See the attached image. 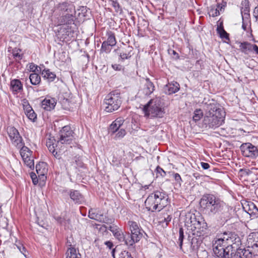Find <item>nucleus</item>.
<instances>
[{
    "mask_svg": "<svg viewBox=\"0 0 258 258\" xmlns=\"http://www.w3.org/2000/svg\"><path fill=\"white\" fill-rule=\"evenodd\" d=\"M203 213L209 217H216L226 222L231 217V209L220 198L213 194H204L200 201Z\"/></svg>",
    "mask_w": 258,
    "mask_h": 258,
    "instance_id": "f257e3e1",
    "label": "nucleus"
},
{
    "mask_svg": "<svg viewBox=\"0 0 258 258\" xmlns=\"http://www.w3.org/2000/svg\"><path fill=\"white\" fill-rule=\"evenodd\" d=\"M241 244L240 238L232 232H224L213 243V251L220 258H231L234 254L233 248Z\"/></svg>",
    "mask_w": 258,
    "mask_h": 258,
    "instance_id": "f03ea898",
    "label": "nucleus"
},
{
    "mask_svg": "<svg viewBox=\"0 0 258 258\" xmlns=\"http://www.w3.org/2000/svg\"><path fill=\"white\" fill-rule=\"evenodd\" d=\"M168 196L165 191L163 190H156L148 196L145 204L149 211H160L168 205Z\"/></svg>",
    "mask_w": 258,
    "mask_h": 258,
    "instance_id": "7ed1b4c3",
    "label": "nucleus"
},
{
    "mask_svg": "<svg viewBox=\"0 0 258 258\" xmlns=\"http://www.w3.org/2000/svg\"><path fill=\"white\" fill-rule=\"evenodd\" d=\"M185 226L189 232L197 236H204L208 228L207 223L200 216L197 217L195 214H188L186 216Z\"/></svg>",
    "mask_w": 258,
    "mask_h": 258,
    "instance_id": "20e7f679",
    "label": "nucleus"
},
{
    "mask_svg": "<svg viewBox=\"0 0 258 258\" xmlns=\"http://www.w3.org/2000/svg\"><path fill=\"white\" fill-rule=\"evenodd\" d=\"M142 110L145 116L151 118H162L165 113L163 104L160 97L151 99L143 106Z\"/></svg>",
    "mask_w": 258,
    "mask_h": 258,
    "instance_id": "39448f33",
    "label": "nucleus"
},
{
    "mask_svg": "<svg viewBox=\"0 0 258 258\" xmlns=\"http://www.w3.org/2000/svg\"><path fill=\"white\" fill-rule=\"evenodd\" d=\"M127 224L131 231V233H127L129 249L135 250V243L139 242L142 238L144 231L136 222L129 221Z\"/></svg>",
    "mask_w": 258,
    "mask_h": 258,
    "instance_id": "423d86ee",
    "label": "nucleus"
},
{
    "mask_svg": "<svg viewBox=\"0 0 258 258\" xmlns=\"http://www.w3.org/2000/svg\"><path fill=\"white\" fill-rule=\"evenodd\" d=\"M121 104L120 93L116 92H110L106 96L103 101L104 110L107 112H112L117 110Z\"/></svg>",
    "mask_w": 258,
    "mask_h": 258,
    "instance_id": "0eeeda50",
    "label": "nucleus"
},
{
    "mask_svg": "<svg viewBox=\"0 0 258 258\" xmlns=\"http://www.w3.org/2000/svg\"><path fill=\"white\" fill-rule=\"evenodd\" d=\"M73 134L70 125L63 126L59 132L57 142L61 144H70L74 138Z\"/></svg>",
    "mask_w": 258,
    "mask_h": 258,
    "instance_id": "6e6552de",
    "label": "nucleus"
},
{
    "mask_svg": "<svg viewBox=\"0 0 258 258\" xmlns=\"http://www.w3.org/2000/svg\"><path fill=\"white\" fill-rule=\"evenodd\" d=\"M224 122V116L205 115L203 120V125L209 128L215 129Z\"/></svg>",
    "mask_w": 258,
    "mask_h": 258,
    "instance_id": "1a4fd4ad",
    "label": "nucleus"
},
{
    "mask_svg": "<svg viewBox=\"0 0 258 258\" xmlns=\"http://www.w3.org/2000/svg\"><path fill=\"white\" fill-rule=\"evenodd\" d=\"M240 149L243 156L251 159H255L258 157V147L250 143L242 144Z\"/></svg>",
    "mask_w": 258,
    "mask_h": 258,
    "instance_id": "9d476101",
    "label": "nucleus"
},
{
    "mask_svg": "<svg viewBox=\"0 0 258 258\" xmlns=\"http://www.w3.org/2000/svg\"><path fill=\"white\" fill-rule=\"evenodd\" d=\"M7 133L12 143L19 148L23 145V140L18 131L14 126H10L7 127Z\"/></svg>",
    "mask_w": 258,
    "mask_h": 258,
    "instance_id": "9b49d317",
    "label": "nucleus"
},
{
    "mask_svg": "<svg viewBox=\"0 0 258 258\" xmlns=\"http://www.w3.org/2000/svg\"><path fill=\"white\" fill-rule=\"evenodd\" d=\"M248 248H251L252 251L249 253H253L254 255L258 253V233L252 232L250 233L247 239Z\"/></svg>",
    "mask_w": 258,
    "mask_h": 258,
    "instance_id": "f8f14e48",
    "label": "nucleus"
},
{
    "mask_svg": "<svg viewBox=\"0 0 258 258\" xmlns=\"http://www.w3.org/2000/svg\"><path fill=\"white\" fill-rule=\"evenodd\" d=\"M206 113L205 115H214L217 116H223L224 112L222 109L219 107L218 104L216 103H206Z\"/></svg>",
    "mask_w": 258,
    "mask_h": 258,
    "instance_id": "ddd939ff",
    "label": "nucleus"
},
{
    "mask_svg": "<svg viewBox=\"0 0 258 258\" xmlns=\"http://www.w3.org/2000/svg\"><path fill=\"white\" fill-rule=\"evenodd\" d=\"M133 50L134 48L132 46L126 45H124L123 46L116 50L119 56V59L121 61L130 59L134 54Z\"/></svg>",
    "mask_w": 258,
    "mask_h": 258,
    "instance_id": "4468645a",
    "label": "nucleus"
},
{
    "mask_svg": "<svg viewBox=\"0 0 258 258\" xmlns=\"http://www.w3.org/2000/svg\"><path fill=\"white\" fill-rule=\"evenodd\" d=\"M63 192L67 193L69 195L71 199L75 204H82L85 201V198L83 195L78 190L70 189L63 190Z\"/></svg>",
    "mask_w": 258,
    "mask_h": 258,
    "instance_id": "2eb2a0df",
    "label": "nucleus"
},
{
    "mask_svg": "<svg viewBox=\"0 0 258 258\" xmlns=\"http://www.w3.org/2000/svg\"><path fill=\"white\" fill-rule=\"evenodd\" d=\"M72 26L70 27L61 28L58 32V37L59 38L60 41H68L71 40L73 37L74 34V31L72 30Z\"/></svg>",
    "mask_w": 258,
    "mask_h": 258,
    "instance_id": "dca6fc26",
    "label": "nucleus"
},
{
    "mask_svg": "<svg viewBox=\"0 0 258 258\" xmlns=\"http://www.w3.org/2000/svg\"><path fill=\"white\" fill-rule=\"evenodd\" d=\"M75 14V13H70L62 14L59 20V25H66L68 27H70L72 25L76 26L75 24V20L76 19L74 16Z\"/></svg>",
    "mask_w": 258,
    "mask_h": 258,
    "instance_id": "f3484780",
    "label": "nucleus"
},
{
    "mask_svg": "<svg viewBox=\"0 0 258 258\" xmlns=\"http://www.w3.org/2000/svg\"><path fill=\"white\" fill-rule=\"evenodd\" d=\"M243 210L248 214L251 219H255L258 217V208L255 205L249 202L243 206Z\"/></svg>",
    "mask_w": 258,
    "mask_h": 258,
    "instance_id": "a211bd4d",
    "label": "nucleus"
},
{
    "mask_svg": "<svg viewBox=\"0 0 258 258\" xmlns=\"http://www.w3.org/2000/svg\"><path fill=\"white\" fill-rule=\"evenodd\" d=\"M155 90L154 84L149 78L145 79L143 88L140 90V92L143 93L145 96L150 95Z\"/></svg>",
    "mask_w": 258,
    "mask_h": 258,
    "instance_id": "6ab92c4d",
    "label": "nucleus"
},
{
    "mask_svg": "<svg viewBox=\"0 0 258 258\" xmlns=\"http://www.w3.org/2000/svg\"><path fill=\"white\" fill-rule=\"evenodd\" d=\"M107 40L104 41L102 44V49H104L105 51H106L107 50L109 49V46H114L116 43L115 35L112 32H107Z\"/></svg>",
    "mask_w": 258,
    "mask_h": 258,
    "instance_id": "aec40b11",
    "label": "nucleus"
},
{
    "mask_svg": "<svg viewBox=\"0 0 258 258\" xmlns=\"http://www.w3.org/2000/svg\"><path fill=\"white\" fill-rule=\"evenodd\" d=\"M57 9L58 11L62 12V15L66 14V13H75L73 5L67 2L59 4Z\"/></svg>",
    "mask_w": 258,
    "mask_h": 258,
    "instance_id": "412c9836",
    "label": "nucleus"
},
{
    "mask_svg": "<svg viewBox=\"0 0 258 258\" xmlns=\"http://www.w3.org/2000/svg\"><path fill=\"white\" fill-rule=\"evenodd\" d=\"M10 89L15 94H16L23 90V85L19 80L13 79L10 83Z\"/></svg>",
    "mask_w": 258,
    "mask_h": 258,
    "instance_id": "4be33fe9",
    "label": "nucleus"
},
{
    "mask_svg": "<svg viewBox=\"0 0 258 258\" xmlns=\"http://www.w3.org/2000/svg\"><path fill=\"white\" fill-rule=\"evenodd\" d=\"M113 235L119 242H124L129 247L127 233L124 234L120 229H118L115 232H114Z\"/></svg>",
    "mask_w": 258,
    "mask_h": 258,
    "instance_id": "5701e85b",
    "label": "nucleus"
},
{
    "mask_svg": "<svg viewBox=\"0 0 258 258\" xmlns=\"http://www.w3.org/2000/svg\"><path fill=\"white\" fill-rule=\"evenodd\" d=\"M56 105V101L54 98H45L42 102V107L47 111L53 109Z\"/></svg>",
    "mask_w": 258,
    "mask_h": 258,
    "instance_id": "b1692460",
    "label": "nucleus"
},
{
    "mask_svg": "<svg viewBox=\"0 0 258 258\" xmlns=\"http://www.w3.org/2000/svg\"><path fill=\"white\" fill-rule=\"evenodd\" d=\"M191 248L194 251H197V255L198 257H200V253H203L204 255L206 257L208 256V252L206 250H203L199 247L198 241L197 238H192L191 242Z\"/></svg>",
    "mask_w": 258,
    "mask_h": 258,
    "instance_id": "393cba45",
    "label": "nucleus"
},
{
    "mask_svg": "<svg viewBox=\"0 0 258 258\" xmlns=\"http://www.w3.org/2000/svg\"><path fill=\"white\" fill-rule=\"evenodd\" d=\"M253 44L248 42H240L239 45V49L241 52L247 54L252 52V46Z\"/></svg>",
    "mask_w": 258,
    "mask_h": 258,
    "instance_id": "a878e982",
    "label": "nucleus"
},
{
    "mask_svg": "<svg viewBox=\"0 0 258 258\" xmlns=\"http://www.w3.org/2000/svg\"><path fill=\"white\" fill-rule=\"evenodd\" d=\"M179 84L176 82L175 84H170L166 85L165 87V93L168 95L175 93L179 90Z\"/></svg>",
    "mask_w": 258,
    "mask_h": 258,
    "instance_id": "bb28decb",
    "label": "nucleus"
},
{
    "mask_svg": "<svg viewBox=\"0 0 258 258\" xmlns=\"http://www.w3.org/2000/svg\"><path fill=\"white\" fill-rule=\"evenodd\" d=\"M172 217L167 213H164L162 216L159 218V223L163 227H166L171 221Z\"/></svg>",
    "mask_w": 258,
    "mask_h": 258,
    "instance_id": "cd10ccee",
    "label": "nucleus"
},
{
    "mask_svg": "<svg viewBox=\"0 0 258 258\" xmlns=\"http://www.w3.org/2000/svg\"><path fill=\"white\" fill-rule=\"evenodd\" d=\"M41 75L44 79H47L49 82H53L56 78V75L54 73L50 72L49 69H44L41 72Z\"/></svg>",
    "mask_w": 258,
    "mask_h": 258,
    "instance_id": "c85d7f7f",
    "label": "nucleus"
},
{
    "mask_svg": "<svg viewBox=\"0 0 258 258\" xmlns=\"http://www.w3.org/2000/svg\"><path fill=\"white\" fill-rule=\"evenodd\" d=\"M19 149H20V154L23 159H27V158L31 156L32 152L24 145V142Z\"/></svg>",
    "mask_w": 258,
    "mask_h": 258,
    "instance_id": "c756f323",
    "label": "nucleus"
},
{
    "mask_svg": "<svg viewBox=\"0 0 258 258\" xmlns=\"http://www.w3.org/2000/svg\"><path fill=\"white\" fill-rule=\"evenodd\" d=\"M46 164L45 162H39L36 165V170L39 176L44 178V174L46 172Z\"/></svg>",
    "mask_w": 258,
    "mask_h": 258,
    "instance_id": "7c9ffc66",
    "label": "nucleus"
},
{
    "mask_svg": "<svg viewBox=\"0 0 258 258\" xmlns=\"http://www.w3.org/2000/svg\"><path fill=\"white\" fill-rule=\"evenodd\" d=\"M236 251L234 254V255L236 256L239 258H247L248 255L249 254H253V253H249V252L252 251L251 249H249V248L247 250L245 249H241V248H236Z\"/></svg>",
    "mask_w": 258,
    "mask_h": 258,
    "instance_id": "2f4dec72",
    "label": "nucleus"
},
{
    "mask_svg": "<svg viewBox=\"0 0 258 258\" xmlns=\"http://www.w3.org/2000/svg\"><path fill=\"white\" fill-rule=\"evenodd\" d=\"M39 73H32L29 76L30 83L33 85H38L41 82V77L38 74Z\"/></svg>",
    "mask_w": 258,
    "mask_h": 258,
    "instance_id": "473e14b6",
    "label": "nucleus"
},
{
    "mask_svg": "<svg viewBox=\"0 0 258 258\" xmlns=\"http://www.w3.org/2000/svg\"><path fill=\"white\" fill-rule=\"evenodd\" d=\"M46 146L49 150V152H51L53 155L56 158H59V155L57 154V152L55 151L54 144L50 139L46 142Z\"/></svg>",
    "mask_w": 258,
    "mask_h": 258,
    "instance_id": "72a5a7b5",
    "label": "nucleus"
},
{
    "mask_svg": "<svg viewBox=\"0 0 258 258\" xmlns=\"http://www.w3.org/2000/svg\"><path fill=\"white\" fill-rule=\"evenodd\" d=\"M250 12L249 2L248 0H243L240 5V12L249 13Z\"/></svg>",
    "mask_w": 258,
    "mask_h": 258,
    "instance_id": "f704fd0d",
    "label": "nucleus"
},
{
    "mask_svg": "<svg viewBox=\"0 0 258 258\" xmlns=\"http://www.w3.org/2000/svg\"><path fill=\"white\" fill-rule=\"evenodd\" d=\"M108 3L113 7L116 13H119V14L122 13V9L117 1L109 0Z\"/></svg>",
    "mask_w": 258,
    "mask_h": 258,
    "instance_id": "c9c22d12",
    "label": "nucleus"
},
{
    "mask_svg": "<svg viewBox=\"0 0 258 258\" xmlns=\"http://www.w3.org/2000/svg\"><path fill=\"white\" fill-rule=\"evenodd\" d=\"M115 249H113L112 251V254L114 258V256ZM118 258H133L131 253L127 250H122L118 254Z\"/></svg>",
    "mask_w": 258,
    "mask_h": 258,
    "instance_id": "e433bc0d",
    "label": "nucleus"
},
{
    "mask_svg": "<svg viewBox=\"0 0 258 258\" xmlns=\"http://www.w3.org/2000/svg\"><path fill=\"white\" fill-rule=\"evenodd\" d=\"M217 33L219 34L220 37L221 38H225L226 39L229 40V34L224 29L223 26H218L217 28Z\"/></svg>",
    "mask_w": 258,
    "mask_h": 258,
    "instance_id": "4c0bfd02",
    "label": "nucleus"
},
{
    "mask_svg": "<svg viewBox=\"0 0 258 258\" xmlns=\"http://www.w3.org/2000/svg\"><path fill=\"white\" fill-rule=\"evenodd\" d=\"M203 116V112L202 110L201 109H197L194 111L192 118L195 122H197L200 120Z\"/></svg>",
    "mask_w": 258,
    "mask_h": 258,
    "instance_id": "58836bf2",
    "label": "nucleus"
},
{
    "mask_svg": "<svg viewBox=\"0 0 258 258\" xmlns=\"http://www.w3.org/2000/svg\"><path fill=\"white\" fill-rule=\"evenodd\" d=\"M120 128V126H118V125L116 124V123L114 122V121L112 122V123L110 125L109 128V133L112 135L116 133L118 130H119Z\"/></svg>",
    "mask_w": 258,
    "mask_h": 258,
    "instance_id": "ea45409f",
    "label": "nucleus"
},
{
    "mask_svg": "<svg viewBox=\"0 0 258 258\" xmlns=\"http://www.w3.org/2000/svg\"><path fill=\"white\" fill-rule=\"evenodd\" d=\"M26 165L30 168L31 169H33L34 168V160L31 157H28L27 159H23Z\"/></svg>",
    "mask_w": 258,
    "mask_h": 258,
    "instance_id": "a19ab883",
    "label": "nucleus"
},
{
    "mask_svg": "<svg viewBox=\"0 0 258 258\" xmlns=\"http://www.w3.org/2000/svg\"><path fill=\"white\" fill-rule=\"evenodd\" d=\"M30 72H33V73H40L41 72V69L38 66L35 64L34 63H30L29 64V69Z\"/></svg>",
    "mask_w": 258,
    "mask_h": 258,
    "instance_id": "79ce46f5",
    "label": "nucleus"
},
{
    "mask_svg": "<svg viewBox=\"0 0 258 258\" xmlns=\"http://www.w3.org/2000/svg\"><path fill=\"white\" fill-rule=\"evenodd\" d=\"M126 131L124 128H120L116 133L114 134V139L115 140L120 139L126 135Z\"/></svg>",
    "mask_w": 258,
    "mask_h": 258,
    "instance_id": "37998d69",
    "label": "nucleus"
},
{
    "mask_svg": "<svg viewBox=\"0 0 258 258\" xmlns=\"http://www.w3.org/2000/svg\"><path fill=\"white\" fill-rule=\"evenodd\" d=\"M81 254L78 251L77 252V249H72L70 251V253L69 255H67L66 258H81Z\"/></svg>",
    "mask_w": 258,
    "mask_h": 258,
    "instance_id": "c03bdc74",
    "label": "nucleus"
},
{
    "mask_svg": "<svg viewBox=\"0 0 258 258\" xmlns=\"http://www.w3.org/2000/svg\"><path fill=\"white\" fill-rule=\"evenodd\" d=\"M184 231L182 227H180L179 230V238H178V242H179V245L181 248L182 243H183V240L184 239Z\"/></svg>",
    "mask_w": 258,
    "mask_h": 258,
    "instance_id": "a18cd8bd",
    "label": "nucleus"
},
{
    "mask_svg": "<svg viewBox=\"0 0 258 258\" xmlns=\"http://www.w3.org/2000/svg\"><path fill=\"white\" fill-rule=\"evenodd\" d=\"M21 51V50L20 49H17V48H15L13 49V56L14 58H18L19 59H21L22 58L23 55L20 54V52Z\"/></svg>",
    "mask_w": 258,
    "mask_h": 258,
    "instance_id": "49530a36",
    "label": "nucleus"
},
{
    "mask_svg": "<svg viewBox=\"0 0 258 258\" xmlns=\"http://www.w3.org/2000/svg\"><path fill=\"white\" fill-rule=\"evenodd\" d=\"M155 172L157 176L160 175L161 177H164L166 175V172L159 166H158L156 167Z\"/></svg>",
    "mask_w": 258,
    "mask_h": 258,
    "instance_id": "de8ad7c7",
    "label": "nucleus"
},
{
    "mask_svg": "<svg viewBox=\"0 0 258 258\" xmlns=\"http://www.w3.org/2000/svg\"><path fill=\"white\" fill-rule=\"evenodd\" d=\"M241 17H242V22H245L247 23L250 22V13H241Z\"/></svg>",
    "mask_w": 258,
    "mask_h": 258,
    "instance_id": "09e8293b",
    "label": "nucleus"
},
{
    "mask_svg": "<svg viewBox=\"0 0 258 258\" xmlns=\"http://www.w3.org/2000/svg\"><path fill=\"white\" fill-rule=\"evenodd\" d=\"M26 115L29 119L33 121H35V119L37 118V115L33 110L26 113Z\"/></svg>",
    "mask_w": 258,
    "mask_h": 258,
    "instance_id": "8fccbe9b",
    "label": "nucleus"
},
{
    "mask_svg": "<svg viewBox=\"0 0 258 258\" xmlns=\"http://www.w3.org/2000/svg\"><path fill=\"white\" fill-rule=\"evenodd\" d=\"M172 175L176 183L180 185L183 182L180 175L178 173L174 172L172 173Z\"/></svg>",
    "mask_w": 258,
    "mask_h": 258,
    "instance_id": "3c124183",
    "label": "nucleus"
},
{
    "mask_svg": "<svg viewBox=\"0 0 258 258\" xmlns=\"http://www.w3.org/2000/svg\"><path fill=\"white\" fill-rule=\"evenodd\" d=\"M67 246L68 247V250L66 252L67 255H69L70 253V251L72 249H76L74 246L72 244V242H71L70 239H67Z\"/></svg>",
    "mask_w": 258,
    "mask_h": 258,
    "instance_id": "603ef678",
    "label": "nucleus"
},
{
    "mask_svg": "<svg viewBox=\"0 0 258 258\" xmlns=\"http://www.w3.org/2000/svg\"><path fill=\"white\" fill-rule=\"evenodd\" d=\"M16 246L19 251L23 254L25 256H26V252L27 251L24 245L22 244L19 243L18 244H16Z\"/></svg>",
    "mask_w": 258,
    "mask_h": 258,
    "instance_id": "864d4df0",
    "label": "nucleus"
},
{
    "mask_svg": "<svg viewBox=\"0 0 258 258\" xmlns=\"http://www.w3.org/2000/svg\"><path fill=\"white\" fill-rule=\"evenodd\" d=\"M97 214L98 213L94 212V209H91V210H90L89 211L88 217L91 219L95 220V219L97 218V217H96Z\"/></svg>",
    "mask_w": 258,
    "mask_h": 258,
    "instance_id": "5fc2aeb1",
    "label": "nucleus"
},
{
    "mask_svg": "<svg viewBox=\"0 0 258 258\" xmlns=\"http://www.w3.org/2000/svg\"><path fill=\"white\" fill-rule=\"evenodd\" d=\"M253 16L255 19V22L258 24V5L253 9Z\"/></svg>",
    "mask_w": 258,
    "mask_h": 258,
    "instance_id": "6e6d98bb",
    "label": "nucleus"
},
{
    "mask_svg": "<svg viewBox=\"0 0 258 258\" xmlns=\"http://www.w3.org/2000/svg\"><path fill=\"white\" fill-rule=\"evenodd\" d=\"M168 52L173 57V58L175 59L179 58V56L178 54L174 50L169 49L168 50Z\"/></svg>",
    "mask_w": 258,
    "mask_h": 258,
    "instance_id": "4d7b16f0",
    "label": "nucleus"
},
{
    "mask_svg": "<svg viewBox=\"0 0 258 258\" xmlns=\"http://www.w3.org/2000/svg\"><path fill=\"white\" fill-rule=\"evenodd\" d=\"M111 66L113 69L115 71H121L124 69V68L121 65L119 64H112Z\"/></svg>",
    "mask_w": 258,
    "mask_h": 258,
    "instance_id": "13d9d810",
    "label": "nucleus"
},
{
    "mask_svg": "<svg viewBox=\"0 0 258 258\" xmlns=\"http://www.w3.org/2000/svg\"><path fill=\"white\" fill-rule=\"evenodd\" d=\"M124 119L121 118V117H118L117 118H116L114 121V122L116 123V124L118 125V126H120L121 127L123 122H124Z\"/></svg>",
    "mask_w": 258,
    "mask_h": 258,
    "instance_id": "bf43d9fd",
    "label": "nucleus"
},
{
    "mask_svg": "<svg viewBox=\"0 0 258 258\" xmlns=\"http://www.w3.org/2000/svg\"><path fill=\"white\" fill-rule=\"evenodd\" d=\"M31 177L32 180V182L34 185H36L38 182V179L36 175V174L34 173H32L31 174Z\"/></svg>",
    "mask_w": 258,
    "mask_h": 258,
    "instance_id": "052dcab7",
    "label": "nucleus"
},
{
    "mask_svg": "<svg viewBox=\"0 0 258 258\" xmlns=\"http://www.w3.org/2000/svg\"><path fill=\"white\" fill-rule=\"evenodd\" d=\"M251 23L245 22H242V28L244 31H247V29L250 28Z\"/></svg>",
    "mask_w": 258,
    "mask_h": 258,
    "instance_id": "680f3d73",
    "label": "nucleus"
},
{
    "mask_svg": "<svg viewBox=\"0 0 258 258\" xmlns=\"http://www.w3.org/2000/svg\"><path fill=\"white\" fill-rule=\"evenodd\" d=\"M101 222L106 224H110L112 223V219H109L106 216H104Z\"/></svg>",
    "mask_w": 258,
    "mask_h": 258,
    "instance_id": "e2e57ef3",
    "label": "nucleus"
},
{
    "mask_svg": "<svg viewBox=\"0 0 258 258\" xmlns=\"http://www.w3.org/2000/svg\"><path fill=\"white\" fill-rule=\"evenodd\" d=\"M211 12H212L213 13L212 14L211 16L213 17H215L216 16H217L220 15V12L219 10H217V9L214 10L212 9L211 10Z\"/></svg>",
    "mask_w": 258,
    "mask_h": 258,
    "instance_id": "0e129e2a",
    "label": "nucleus"
},
{
    "mask_svg": "<svg viewBox=\"0 0 258 258\" xmlns=\"http://www.w3.org/2000/svg\"><path fill=\"white\" fill-rule=\"evenodd\" d=\"M201 165L202 167L205 170L209 169L210 167V165L209 163L203 162H201Z\"/></svg>",
    "mask_w": 258,
    "mask_h": 258,
    "instance_id": "69168bd1",
    "label": "nucleus"
},
{
    "mask_svg": "<svg viewBox=\"0 0 258 258\" xmlns=\"http://www.w3.org/2000/svg\"><path fill=\"white\" fill-rule=\"evenodd\" d=\"M110 231L112 232L113 234H114V232H115L117 230L118 228H117L116 227L109 226L108 228Z\"/></svg>",
    "mask_w": 258,
    "mask_h": 258,
    "instance_id": "338daca9",
    "label": "nucleus"
},
{
    "mask_svg": "<svg viewBox=\"0 0 258 258\" xmlns=\"http://www.w3.org/2000/svg\"><path fill=\"white\" fill-rule=\"evenodd\" d=\"M105 244L109 248L111 249L113 246L112 242L110 241H107L105 242Z\"/></svg>",
    "mask_w": 258,
    "mask_h": 258,
    "instance_id": "774afa93",
    "label": "nucleus"
}]
</instances>
